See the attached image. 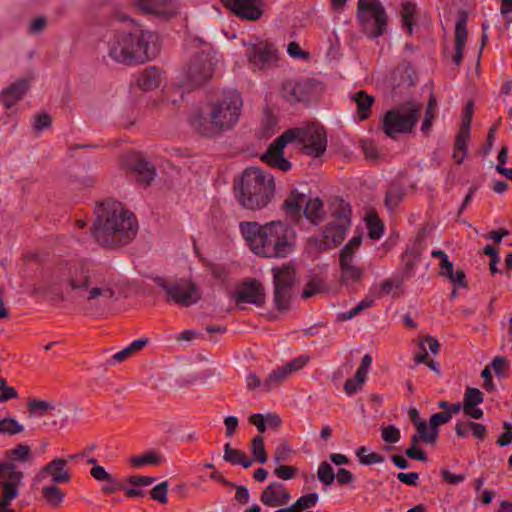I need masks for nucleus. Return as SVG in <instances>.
Instances as JSON below:
<instances>
[{
    "instance_id": "1",
    "label": "nucleus",
    "mask_w": 512,
    "mask_h": 512,
    "mask_svg": "<svg viewBox=\"0 0 512 512\" xmlns=\"http://www.w3.org/2000/svg\"><path fill=\"white\" fill-rule=\"evenodd\" d=\"M123 22L130 18L119 17ZM131 22H133L131 20ZM107 56L115 63L133 66L153 60L160 49L159 35L138 23L113 30L105 40Z\"/></svg>"
},
{
    "instance_id": "2",
    "label": "nucleus",
    "mask_w": 512,
    "mask_h": 512,
    "mask_svg": "<svg viewBox=\"0 0 512 512\" xmlns=\"http://www.w3.org/2000/svg\"><path fill=\"white\" fill-rule=\"evenodd\" d=\"M92 233L104 247H119L132 242L139 231V222L133 211L122 202L108 198L96 203Z\"/></svg>"
},
{
    "instance_id": "3",
    "label": "nucleus",
    "mask_w": 512,
    "mask_h": 512,
    "mask_svg": "<svg viewBox=\"0 0 512 512\" xmlns=\"http://www.w3.org/2000/svg\"><path fill=\"white\" fill-rule=\"evenodd\" d=\"M71 291L94 304H108L117 300V283L112 275L88 263L73 265L63 275Z\"/></svg>"
},
{
    "instance_id": "4",
    "label": "nucleus",
    "mask_w": 512,
    "mask_h": 512,
    "mask_svg": "<svg viewBox=\"0 0 512 512\" xmlns=\"http://www.w3.org/2000/svg\"><path fill=\"white\" fill-rule=\"evenodd\" d=\"M294 141L302 143L304 153L313 157H320L327 147V138L323 127L313 123L285 131L269 146L262 158L269 165L281 171L289 170L291 164L282 154L286 145Z\"/></svg>"
},
{
    "instance_id": "5",
    "label": "nucleus",
    "mask_w": 512,
    "mask_h": 512,
    "mask_svg": "<svg viewBox=\"0 0 512 512\" xmlns=\"http://www.w3.org/2000/svg\"><path fill=\"white\" fill-rule=\"evenodd\" d=\"M295 230L282 221L264 225L260 256L284 258L294 250Z\"/></svg>"
},
{
    "instance_id": "6",
    "label": "nucleus",
    "mask_w": 512,
    "mask_h": 512,
    "mask_svg": "<svg viewBox=\"0 0 512 512\" xmlns=\"http://www.w3.org/2000/svg\"><path fill=\"white\" fill-rule=\"evenodd\" d=\"M242 106V97L238 91L225 90L222 96L211 104V124L221 131L232 129L239 121Z\"/></svg>"
},
{
    "instance_id": "7",
    "label": "nucleus",
    "mask_w": 512,
    "mask_h": 512,
    "mask_svg": "<svg viewBox=\"0 0 512 512\" xmlns=\"http://www.w3.org/2000/svg\"><path fill=\"white\" fill-rule=\"evenodd\" d=\"M332 220L323 230L321 249H331L338 246L345 239L352 224V209L348 202L342 198H335L331 205Z\"/></svg>"
},
{
    "instance_id": "8",
    "label": "nucleus",
    "mask_w": 512,
    "mask_h": 512,
    "mask_svg": "<svg viewBox=\"0 0 512 512\" xmlns=\"http://www.w3.org/2000/svg\"><path fill=\"white\" fill-rule=\"evenodd\" d=\"M240 45L245 48L246 62L253 71L266 70L278 61V53L273 44L258 37L250 36L241 39Z\"/></svg>"
},
{
    "instance_id": "9",
    "label": "nucleus",
    "mask_w": 512,
    "mask_h": 512,
    "mask_svg": "<svg viewBox=\"0 0 512 512\" xmlns=\"http://www.w3.org/2000/svg\"><path fill=\"white\" fill-rule=\"evenodd\" d=\"M357 18L366 35L378 38L387 28V14L379 0H359Z\"/></svg>"
},
{
    "instance_id": "10",
    "label": "nucleus",
    "mask_w": 512,
    "mask_h": 512,
    "mask_svg": "<svg viewBox=\"0 0 512 512\" xmlns=\"http://www.w3.org/2000/svg\"><path fill=\"white\" fill-rule=\"evenodd\" d=\"M156 284L165 292L167 302L181 307H190L201 299L200 289L191 280L181 278L167 281L163 278H157Z\"/></svg>"
},
{
    "instance_id": "11",
    "label": "nucleus",
    "mask_w": 512,
    "mask_h": 512,
    "mask_svg": "<svg viewBox=\"0 0 512 512\" xmlns=\"http://www.w3.org/2000/svg\"><path fill=\"white\" fill-rule=\"evenodd\" d=\"M215 53L201 51L189 63L183 73L181 84L187 89H194L204 84L214 73Z\"/></svg>"
},
{
    "instance_id": "12",
    "label": "nucleus",
    "mask_w": 512,
    "mask_h": 512,
    "mask_svg": "<svg viewBox=\"0 0 512 512\" xmlns=\"http://www.w3.org/2000/svg\"><path fill=\"white\" fill-rule=\"evenodd\" d=\"M23 478V472L13 463L0 462V512H15L9 506L19 496V487Z\"/></svg>"
},
{
    "instance_id": "13",
    "label": "nucleus",
    "mask_w": 512,
    "mask_h": 512,
    "mask_svg": "<svg viewBox=\"0 0 512 512\" xmlns=\"http://www.w3.org/2000/svg\"><path fill=\"white\" fill-rule=\"evenodd\" d=\"M304 194H294L283 203L284 211L291 222L297 224L302 214L314 225H318L323 217V202L319 198L309 199L304 208Z\"/></svg>"
},
{
    "instance_id": "14",
    "label": "nucleus",
    "mask_w": 512,
    "mask_h": 512,
    "mask_svg": "<svg viewBox=\"0 0 512 512\" xmlns=\"http://www.w3.org/2000/svg\"><path fill=\"white\" fill-rule=\"evenodd\" d=\"M419 109L411 104L388 111L383 119V130L389 137L396 134L408 133L418 120Z\"/></svg>"
},
{
    "instance_id": "15",
    "label": "nucleus",
    "mask_w": 512,
    "mask_h": 512,
    "mask_svg": "<svg viewBox=\"0 0 512 512\" xmlns=\"http://www.w3.org/2000/svg\"><path fill=\"white\" fill-rule=\"evenodd\" d=\"M271 271L275 305L279 310H285L289 306L292 288L296 281L294 266L291 263H285L280 267H273Z\"/></svg>"
},
{
    "instance_id": "16",
    "label": "nucleus",
    "mask_w": 512,
    "mask_h": 512,
    "mask_svg": "<svg viewBox=\"0 0 512 512\" xmlns=\"http://www.w3.org/2000/svg\"><path fill=\"white\" fill-rule=\"evenodd\" d=\"M273 176L259 168H247L235 182L237 192H274Z\"/></svg>"
},
{
    "instance_id": "17",
    "label": "nucleus",
    "mask_w": 512,
    "mask_h": 512,
    "mask_svg": "<svg viewBox=\"0 0 512 512\" xmlns=\"http://www.w3.org/2000/svg\"><path fill=\"white\" fill-rule=\"evenodd\" d=\"M47 479L51 484H63L71 481V473L68 469V459L54 458L44 465L33 478V484L39 485Z\"/></svg>"
},
{
    "instance_id": "18",
    "label": "nucleus",
    "mask_w": 512,
    "mask_h": 512,
    "mask_svg": "<svg viewBox=\"0 0 512 512\" xmlns=\"http://www.w3.org/2000/svg\"><path fill=\"white\" fill-rule=\"evenodd\" d=\"M133 5L142 13L159 19H171L180 13L178 0H133Z\"/></svg>"
},
{
    "instance_id": "19",
    "label": "nucleus",
    "mask_w": 512,
    "mask_h": 512,
    "mask_svg": "<svg viewBox=\"0 0 512 512\" xmlns=\"http://www.w3.org/2000/svg\"><path fill=\"white\" fill-rule=\"evenodd\" d=\"M123 165L133 171L137 180L145 185H149L156 176L154 167L140 153H127L123 157Z\"/></svg>"
},
{
    "instance_id": "20",
    "label": "nucleus",
    "mask_w": 512,
    "mask_h": 512,
    "mask_svg": "<svg viewBox=\"0 0 512 512\" xmlns=\"http://www.w3.org/2000/svg\"><path fill=\"white\" fill-rule=\"evenodd\" d=\"M222 3L241 19L254 21L263 14V0H225Z\"/></svg>"
},
{
    "instance_id": "21",
    "label": "nucleus",
    "mask_w": 512,
    "mask_h": 512,
    "mask_svg": "<svg viewBox=\"0 0 512 512\" xmlns=\"http://www.w3.org/2000/svg\"><path fill=\"white\" fill-rule=\"evenodd\" d=\"M312 84L307 79H290L283 83L282 95L290 103L307 101L310 97Z\"/></svg>"
},
{
    "instance_id": "22",
    "label": "nucleus",
    "mask_w": 512,
    "mask_h": 512,
    "mask_svg": "<svg viewBox=\"0 0 512 512\" xmlns=\"http://www.w3.org/2000/svg\"><path fill=\"white\" fill-rule=\"evenodd\" d=\"M234 298L237 303H249L261 306L264 303V288L257 280L244 282L235 293Z\"/></svg>"
},
{
    "instance_id": "23",
    "label": "nucleus",
    "mask_w": 512,
    "mask_h": 512,
    "mask_svg": "<svg viewBox=\"0 0 512 512\" xmlns=\"http://www.w3.org/2000/svg\"><path fill=\"white\" fill-rule=\"evenodd\" d=\"M290 498L291 496L283 484L273 482L262 492L261 502L269 507H277L286 505Z\"/></svg>"
},
{
    "instance_id": "24",
    "label": "nucleus",
    "mask_w": 512,
    "mask_h": 512,
    "mask_svg": "<svg viewBox=\"0 0 512 512\" xmlns=\"http://www.w3.org/2000/svg\"><path fill=\"white\" fill-rule=\"evenodd\" d=\"M339 266L342 284L350 286L361 281L364 275V269L355 264L354 258L339 256Z\"/></svg>"
},
{
    "instance_id": "25",
    "label": "nucleus",
    "mask_w": 512,
    "mask_h": 512,
    "mask_svg": "<svg viewBox=\"0 0 512 512\" xmlns=\"http://www.w3.org/2000/svg\"><path fill=\"white\" fill-rule=\"evenodd\" d=\"M240 232L243 238L247 241L250 249L260 256V246L263 242L264 225L257 222H242L240 223Z\"/></svg>"
},
{
    "instance_id": "26",
    "label": "nucleus",
    "mask_w": 512,
    "mask_h": 512,
    "mask_svg": "<svg viewBox=\"0 0 512 512\" xmlns=\"http://www.w3.org/2000/svg\"><path fill=\"white\" fill-rule=\"evenodd\" d=\"M27 90L28 82L24 79L17 80L0 93V103L10 109L23 98Z\"/></svg>"
},
{
    "instance_id": "27",
    "label": "nucleus",
    "mask_w": 512,
    "mask_h": 512,
    "mask_svg": "<svg viewBox=\"0 0 512 512\" xmlns=\"http://www.w3.org/2000/svg\"><path fill=\"white\" fill-rule=\"evenodd\" d=\"M273 194H236L237 203L245 210L259 211L272 201Z\"/></svg>"
},
{
    "instance_id": "28",
    "label": "nucleus",
    "mask_w": 512,
    "mask_h": 512,
    "mask_svg": "<svg viewBox=\"0 0 512 512\" xmlns=\"http://www.w3.org/2000/svg\"><path fill=\"white\" fill-rule=\"evenodd\" d=\"M163 74L157 67H149L141 71L136 78V85L142 91H151L160 86Z\"/></svg>"
},
{
    "instance_id": "29",
    "label": "nucleus",
    "mask_w": 512,
    "mask_h": 512,
    "mask_svg": "<svg viewBox=\"0 0 512 512\" xmlns=\"http://www.w3.org/2000/svg\"><path fill=\"white\" fill-rule=\"evenodd\" d=\"M223 459L233 465H242L244 468H249L253 463L244 451L232 448L229 443L224 445Z\"/></svg>"
},
{
    "instance_id": "30",
    "label": "nucleus",
    "mask_w": 512,
    "mask_h": 512,
    "mask_svg": "<svg viewBox=\"0 0 512 512\" xmlns=\"http://www.w3.org/2000/svg\"><path fill=\"white\" fill-rule=\"evenodd\" d=\"M353 101L357 105V114L360 120H364L368 118L370 113V108L374 103V98L371 95H368L365 91L360 90L352 95Z\"/></svg>"
},
{
    "instance_id": "31",
    "label": "nucleus",
    "mask_w": 512,
    "mask_h": 512,
    "mask_svg": "<svg viewBox=\"0 0 512 512\" xmlns=\"http://www.w3.org/2000/svg\"><path fill=\"white\" fill-rule=\"evenodd\" d=\"M368 236L373 240L380 239L384 234V224L373 210L369 211L365 217Z\"/></svg>"
},
{
    "instance_id": "32",
    "label": "nucleus",
    "mask_w": 512,
    "mask_h": 512,
    "mask_svg": "<svg viewBox=\"0 0 512 512\" xmlns=\"http://www.w3.org/2000/svg\"><path fill=\"white\" fill-rule=\"evenodd\" d=\"M471 117H472V104L469 103L466 106L465 114L462 118V123L460 130L456 136V147H464L467 146V141L470 134V124H471Z\"/></svg>"
},
{
    "instance_id": "33",
    "label": "nucleus",
    "mask_w": 512,
    "mask_h": 512,
    "mask_svg": "<svg viewBox=\"0 0 512 512\" xmlns=\"http://www.w3.org/2000/svg\"><path fill=\"white\" fill-rule=\"evenodd\" d=\"M7 457L9 460L7 462L13 463L15 466V462L26 463L32 460L31 449L26 444H18L13 449L7 451Z\"/></svg>"
},
{
    "instance_id": "34",
    "label": "nucleus",
    "mask_w": 512,
    "mask_h": 512,
    "mask_svg": "<svg viewBox=\"0 0 512 512\" xmlns=\"http://www.w3.org/2000/svg\"><path fill=\"white\" fill-rule=\"evenodd\" d=\"M290 374L283 366L274 369L263 382V390L270 391L275 387H278L281 383H283Z\"/></svg>"
},
{
    "instance_id": "35",
    "label": "nucleus",
    "mask_w": 512,
    "mask_h": 512,
    "mask_svg": "<svg viewBox=\"0 0 512 512\" xmlns=\"http://www.w3.org/2000/svg\"><path fill=\"white\" fill-rule=\"evenodd\" d=\"M58 484L44 485L41 489L42 496L47 503L53 507H58L64 500V493L57 486Z\"/></svg>"
},
{
    "instance_id": "36",
    "label": "nucleus",
    "mask_w": 512,
    "mask_h": 512,
    "mask_svg": "<svg viewBox=\"0 0 512 512\" xmlns=\"http://www.w3.org/2000/svg\"><path fill=\"white\" fill-rule=\"evenodd\" d=\"M449 421H450V415H449V413H446L445 411L434 413L431 415L430 421H429L430 428H428V432H429L428 438L431 442L437 441L438 427L443 424L448 423Z\"/></svg>"
},
{
    "instance_id": "37",
    "label": "nucleus",
    "mask_w": 512,
    "mask_h": 512,
    "mask_svg": "<svg viewBox=\"0 0 512 512\" xmlns=\"http://www.w3.org/2000/svg\"><path fill=\"white\" fill-rule=\"evenodd\" d=\"M356 456L362 465H373L383 463L385 458L383 455L370 452L365 446H361L356 450Z\"/></svg>"
},
{
    "instance_id": "38",
    "label": "nucleus",
    "mask_w": 512,
    "mask_h": 512,
    "mask_svg": "<svg viewBox=\"0 0 512 512\" xmlns=\"http://www.w3.org/2000/svg\"><path fill=\"white\" fill-rule=\"evenodd\" d=\"M27 406L29 412L37 417H43L55 410V406L51 402L37 399L30 400Z\"/></svg>"
},
{
    "instance_id": "39",
    "label": "nucleus",
    "mask_w": 512,
    "mask_h": 512,
    "mask_svg": "<svg viewBox=\"0 0 512 512\" xmlns=\"http://www.w3.org/2000/svg\"><path fill=\"white\" fill-rule=\"evenodd\" d=\"M403 272L402 280L408 279L413 276L414 269L419 263V257L412 251H407L402 257Z\"/></svg>"
},
{
    "instance_id": "40",
    "label": "nucleus",
    "mask_w": 512,
    "mask_h": 512,
    "mask_svg": "<svg viewBox=\"0 0 512 512\" xmlns=\"http://www.w3.org/2000/svg\"><path fill=\"white\" fill-rule=\"evenodd\" d=\"M23 430V425L12 417L0 419V434L16 435L23 432Z\"/></svg>"
},
{
    "instance_id": "41",
    "label": "nucleus",
    "mask_w": 512,
    "mask_h": 512,
    "mask_svg": "<svg viewBox=\"0 0 512 512\" xmlns=\"http://www.w3.org/2000/svg\"><path fill=\"white\" fill-rule=\"evenodd\" d=\"M416 13V5L413 2H405L402 4L401 16L403 26L406 27L410 34L413 32V18Z\"/></svg>"
},
{
    "instance_id": "42",
    "label": "nucleus",
    "mask_w": 512,
    "mask_h": 512,
    "mask_svg": "<svg viewBox=\"0 0 512 512\" xmlns=\"http://www.w3.org/2000/svg\"><path fill=\"white\" fill-rule=\"evenodd\" d=\"M326 289L325 283L318 277L312 278L304 287L302 297L307 299L324 292Z\"/></svg>"
},
{
    "instance_id": "43",
    "label": "nucleus",
    "mask_w": 512,
    "mask_h": 512,
    "mask_svg": "<svg viewBox=\"0 0 512 512\" xmlns=\"http://www.w3.org/2000/svg\"><path fill=\"white\" fill-rule=\"evenodd\" d=\"M251 452L256 461L261 464L267 462V453L264 447V439L262 436H256L251 443Z\"/></svg>"
},
{
    "instance_id": "44",
    "label": "nucleus",
    "mask_w": 512,
    "mask_h": 512,
    "mask_svg": "<svg viewBox=\"0 0 512 512\" xmlns=\"http://www.w3.org/2000/svg\"><path fill=\"white\" fill-rule=\"evenodd\" d=\"M317 477L321 483L327 486L332 485L335 480V473L332 466L326 461L321 462L318 467Z\"/></svg>"
},
{
    "instance_id": "45",
    "label": "nucleus",
    "mask_w": 512,
    "mask_h": 512,
    "mask_svg": "<svg viewBox=\"0 0 512 512\" xmlns=\"http://www.w3.org/2000/svg\"><path fill=\"white\" fill-rule=\"evenodd\" d=\"M374 305V299L370 296L362 299L355 307L349 311L342 313L341 318L343 320H350L356 315L360 314L363 310L368 309Z\"/></svg>"
},
{
    "instance_id": "46",
    "label": "nucleus",
    "mask_w": 512,
    "mask_h": 512,
    "mask_svg": "<svg viewBox=\"0 0 512 512\" xmlns=\"http://www.w3.org/2000/svg\"><path fill=\"white\" fill-rule=\"evenodd\" d=\"M484 400L483 393L477 388H467L464 393L463 407L477 406Z\"/></svg>"
},
{
    "instance_id": "47",
    "label": "nucleus",
    "mask_w": 512,
    "mask_h": 512,
    "mask_svg": "<svg viewBox=\"0 0 512 512\" xmlns=\"http://www.w3.org/2000/svg\"><path fill=\"white\" fill-rule=\"evenodd\" d=\"M416 429L417 433L412 435L411 437V446L410 447H417V444L420 440L424 441L425 443L434 444L435 442H431L428 438L429 432H428V426L426 422H418L416 423Z\"/></svg>"
},
{
    "instance_id": "48",
    "label": "nucleus",
    "mask_w": 512,
    "mask_h": 512,
    "mask_svg": "<svg viewBox=\"0 0 512 512\" xmlns=\"http://www.w3.org/2000/svg\"><path fill=\"white\" fill-rule=\"evenodd\" d=\"M467 41V29L464 19H459L455 25V46L465 47Z\"/></svg>"
},
{
    "instance_id": "49",
    "label": "nucleus",
    "mask_w": 512,
    "mask_h": 512,
    "mask_svg": "<svg viewBox=\"0 0 512 512\" xmlns=\"http://www.w3.org/2000/svg\"><path fill=\"white\" fill-rule=\"evenodd\" d=\"M362 242V236H353L348 243L340 250L339 256L355 257V251L359 248Z\"/></svg>"
},
{
    "instance_id": "50",
    "label": "nucleus",
    "mask_w": 512,
    "mask_h": 512,
    "mask_svg": "<svg viewBox=\"0 0 512 512\" xmlns=\"http://www.w3.org/2000/svg\"><path fill=\"white\" fill-rule=\"evenodd\" d=\"M51 125V118L47 113H40L33 117L32 127L37 133L44 131Z\"/></svg>"
},
{
    "instance_id": "51",
    "label": "nucleus",
    "mask_w": 512,
    "mask_h": 512,
    "mask_svg": "<svg viewBox=\"0 0 512 512\" xmlns=\"http://www.w3.org/2000/svg\"><path fill=\"white\" fill-rule=\"evenodd\" d=\"M292 452L291 447L286 441H281L275 449L273 461L275 463H281L286 461Z\"/></svg>"
},
{
    "instance_id": "52",
    "label": "nucleus",
    "mask_w": 512,
    "mask_h": 512,
    "mask_svg": "<svg viewBox=\"0 0 512 512\" xmlns=\"http://www.w3.org/2000/svg\"><path fill=\"white\" fill-rule=\"evenodd\" d=\"M381 437L384 442L395 444L400 440V431L395 425H388L382 428Z\"/></svg>"
},
{
    "instance_id": "53",
    "label": "nucleus",
    "mask_w": 512,
    "mask_h": 512,
    "mask_svg": "<svg viewBox=\"0 0 512 512\" xmlns=\"http://www.w3.org/2000/svg\"><path fill=\"white\" fill-rule=\"evenodd\" d=\"M443 277L448 278L449 281L454 286V288H466L467 287L466 275L462 269H458L455 272L453 269L450 274H445Z\"/></svg>"
},
{
    "instance_id": "54",
    "label": "nucleus",
    "mask_w": 512,
    "mask_h": 512,
    "mask_svg": "<svg viewBox=\"0 0 512 512\" xmlns=\"http://www.w3.org/2000/svg\"><path fill=\"white\" fill-rule=\"evenodd\" d=\"M319 499V495L315 492L309 493L306 495L301 496L299 499H297L296 503L301 512L304 510L310 509L314 507Z\"/></svg>"
},
{
    "instance_id": "55",
    "label": "nucleus",
    "mask_w": 512,
    "mask_h": 512,
    "mask_svg": "<svg viewBox=\"0 0 512 512\" xmlns=\"http://www.w3.org/2000/svg\"><path fill=\"white\" fill-rule=\"evenodd\" d=\"M309 361L310 357L308 355H301L297 358L292 359L290 362L286 363L284 367L291 375L292 373L297 372L301 370L303 367H305Z\"/></svg>"
},
{
    "instance_id": "56",
    "label": "nucleus",
    "mask_w": 512,
    "mask_h": 512,
    "mask_svg": "<svg viewBox=\"0 0 512 512\" xmlns=\"http://www.w3.org/2000/svg\"><path fill=\"white\" fill-rule=\"evenodd\" d=\"M167 481L161 482L151 490V498L162 504L167 502Z\"/></svg>"
},
{
    "instance_id": "57",
    "label": "nucleus",
    "mask_w": 512,
    "mask_h": 512,
    "mask_svg": "<svg viewBox=\"0 0 512 512\" xmlns=\"http://www.w3.org/2000/svg\"><path fill=\"white\" fill-rule=\"evenodd\" d=\"M130 462L135 467H140L148 464H158V457L153 453L144 454L142 456H133Z\"/></svg>"
},
{
    "instance_id": "58",
    "label": "nucleus",
    "mask_w": 512,
    "mask_h": 512,
    "mask_svg": "<svg viewBox=\"0 0 512 512\" xmlns=\"http://www.w3.org/2000/svg\"><path fill=\"white\" fill-rule=\"evenodd\" d=\"M469 431L472 433V435L479 439L483 440L486 437L487 434V427L481 423L473 422V421H466Z\"/></svg>"
},
{
    "instance_id": "59",
    "label": "nucleus",
    "mask_w": 512,
    "mask_h": 512,
    "mask_svg": "<svg viewBox=\"0 0 512 512\" xmlns=\"http://www.w3.org/2000/svg\"><path fill=\"white\" fill-rule=\"evenodd\" d=\"M90 475L99 482H105L107 479H111L112 476L103 466L100 465H94L90 470Z\"/></svg>"
},
{
    "instance_id": "60",
    "label": "nucleus",
    "mask_w": 512,
    "mask_h": 512,
    "mask_svg": "<svg viewBox=\"0 0 512 512\" xmlns=\"http://www.w3.org/2000/svg\"><path fill=\"white\" fill-rule=\"evenodd\" d=\"M274 474L283 480H290L294 478L296 469L291 466L280 465L274 470Z\"/></svg>"
},
{
    "instance_id": "61",
    "label": "nucleus",
    "mask_w": 512,
    "mask_h": 512,
    "mask_svg": "<svg viewBox=\"0 0 512 512\" xmlns=\"http://www.w3.org/2000/svg\"><path fill=\"white\" fill-rule=\"evenodd\" d=\"M360 146L367 158L374 159L377 157V148L373 141L368 139L361 140Z\"/></svg>"
},
{
    "instance_id": "62",
    "label": "nucleus",
    "mask_w": 512,
    "mask_h": 512,
    "mask_svg": "<svg viewBox=\"0 0 512 512\" xmlns=\"http://www.w3.org/2000/svg\"><path fill=\"white\" fill-rule=\"evenodd\" d=\"M122 488V484L117 480L116 477L111 476V479H107L105 484L102 486V492L106 495L112 494Z\"/></svg>"
},
{
    "instance_id": "63",
    "label": "nucleus",
    "mask_w": 512,
    "mask_h": 512,
    "mask_svg": "<svg viewBox=\"0 0 512 512\" xmlns=\"http://www.w3.org/2000/svg\"><path fill=\"white\" fill-rule=\"evenodd\" d=\"M287 53L290 57H292L294 59H307L308 58V54L306 52H304L300 48L299 44L296 42H291L288 44Z\"/></svg>"
},
{
    "instance_id": "64",
    "label": "nucleus",
    "mask_w": 512,
    "mask_h": 512,
    "mask_svg": "<svg viewBox=\"0 0 512 512\" xmlns=\"http://www.w3.org/2000/svg\"><path fill=\"white\" fill-rule=\"evenodd\" d=\"M504 429L505 431L499 436L497 440V444L499 446H507L512 442V424L505 422Z\"/></svg>"
}]
</instances>
